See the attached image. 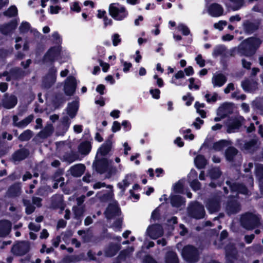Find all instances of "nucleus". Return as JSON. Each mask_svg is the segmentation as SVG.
<instances>
[{"instance_id":"obj_1","label":"nucleus","mask_w":263,"mask_h":263,"mask_svg":"<svg viewBox=\"0 0 263 263\" xmlns=\"http://www.w3.org/2000/svg\"><path fill=\"white\" fill-rule=\"evenodd\" d=\"M240 222L242 227L248 230L252 229L261 225L259 216L252 213H246L242 215Z\"/></svg>"},{"instance_id":"obj_2","label":"nucleus","mask_w":263,"mask_h":263,"mask_svg":"<svg viewBox=\"0 0 263 263\" xmlns=\"http://www.w3.org/2000/svg\"><path fill=\"white\" fill-rule=\"evenodd\" d=\"M110 15L116 21H122L128 15L126 8L119 3H111L108 7Z\"/></svg>"},{"instance_id":"obj_3","label":"nucleus","mask_w":263,"mask_h":263,"mask_svg":"<svg viewBox=\"0 0 263 263\" xmlns=\"http://www.w3.org/2000/svg\"><path fill=\"white\" fill-rule=\"evenodd\" d=\"M182 255L184 259L189 262H195L198 260L197 250L191 246H187L183 249Z\"/></svg>"},{"instance_id":"obj_4","label":"nucleus","mask_w":263,"mask_h":263,"mask_svg":"<svg viewBox=\"0 0 263 263\" xmlns=\"http://www.w3.org/2000/svg\"><path fill=\"white\" fill-rule=\"evenodd\" d=\"M190 216L196 219H200L204 217L205 211L203 206L198 202L192 203L188 209Z\"/></svg>"},{"instance_id":"obj_5","label":"nucleus","mask_w":263,"mask_h":263,"mask_svg":"<svg viewBox=\"0 0 263 263\" xmlns=\"http://www.w3.org/2000/svg\"><path fill=\"white\" fill-rule=\"evenodd\" d=\"M243 118L241 117L237 118H230L226 122L227 131L228 133L236 132L241 125Z\"/></svg>"},{"instance_id":"obj_6","label":"nucleus","mask_w":263,"mask_h":263,"mask_svg":"<svg viewBox=\"0 0 263 263\" xmlns=\"http://www.w3.org/2000/svg\"><path fill=\"white\" fill-rule=\"evenodd\" d=\"M146 233L151 238L156 239L162 236L163 230L161 225L154 224L147 228Z\"/></svg>"},{"instance_id":"obj_7","label":"nucleus","mask_w":263,"mask_h":263,"mask_svg":"<svg viewBox=\"0 0 263 263\" xmlns=\"http://www.w3.org/2000/svg\"><path fill=\"white\" fill-rule=\"evenodd\" d=\"M34 116L30 115L25 119L20 121V118L17 115H14L12 117V124L14 126L20 128L26 127L33 120Z\"/></svg>"},{"instance_id":"obj_8","label":"nucleus","mask_w":263,"mask_h":263,"mask_svg":"<svg viewBox=\"0 0 263 263\" xmlns=\"http://www.w3.org/2000/svg\"><path fill=\"white\" fill-rule=\"evenodd\" d=\"M77 87L76 80L73 77H68L65 82L64 90L67 96H71L75 92Z\"/></svg>"},{"instance_id":"obj_9","label":"nucleus","mask_w":263,"mask_h":263,"mask_svg":"<svg viewBox=\"0 0 263 263\" xmlns=\"http://www.w3.org/2000/svg\"><path fill=\"white\" fill-rule=\"evenodd\" d=\"M30 246L28 242H20L13 246L12 251L17 255H23L28 252Z\"/></svg>"},{"instance_id":"obj_10","label":"nucleus","mask_w":263,"mask_h":263,"mask_svg":"<svg viewBox=\"0 0 263 263\" xmlns=\"http://www.w3.org/2000/svg\"><path fill=\"white\" fill-rule=\"evenodd\" d=\"M57 72V70L54 67L49 70L48 74L43 80V85L45 87L49 88L55 82Z\"/></svg>"},{"instance_id":"obj_11","label":"nucleus","mask_w":263,"mask_h":263,"mask_svg":"<svg viewBox=\"0 0 263 263\" xmlns=\"http://www.w3.org/2000/svg\"><path fill=\"white\" fill-rule=\"evenodd\" d=\"M17 103V99L14 95H8L6 93L2 100V106L6 109L13 108Z\"/></svg>"},{"instance_id":"obj_12","label":"nucleus","mask_w":263,"mask_h":263,"mask_svg":"<svg viewBox=\"0 0 263 263\" xmlns=\"http://www.w3.org/2000/svg\"><path fill=\"white\" fill-rule=\"evenodd\" d=\"M24 74V72L19 68L12 69L10 73L5 72L3 74H0V78L2 77H6V80L10 81L12 80H18L22 78Z\"/></svg>"},{"instance_id":"obj_13","label":"nucleus","mask_w":263,"mask_h":263,"mask_svg":"<svg viewBox=\"0 0 263 263\" xmlns=\"http://www.w3.org/2000/svg\"><path fill=\"white\" fill-rule=\"evenodd\" d=\"M61 48L59 46L50 48L44 56L45 62H53L58 60L60 55Z\"/></svg>"},{"instance_id":"obj_14","label":"nucleus","mask_w":263,"mask_h":263,"mask_svg":"<svg viewBox=\"0 0 263 263\" xmlns=\"http://www.w3.org/2000/svg\"><path fill=\"white\" fill-rule=\"evenodd\" d=\"M221 199L216 197L210 199L206 202V206L211 213L218 211L220 208Z\"/></svg>"},{"instance_id":"obj_15","label":"nucleus","mask_w":263,"mask_h":263,"mask_svg":"<svg viewBox=\"0 0 263 263\" xmlns=\"http://www.w3.org/2000/svg\"><path fill=\"white\" fill-rule=\"evenodd\" d=\"M135 178V175L134 174H128L125 175L122 181L118 183L117 186L121 190L122 193H123L126 189L134 181Z\"/></svg>"},{"instance_id":"obj_16","label":"nucleus","mask_w":263,"mask_h":263,"mask_svg":"<svg viewBox=\"0 0 263 263\" xmlns=\"http://www.w3.org/2000/svg\"><path fill=\"white\" fill-rule=\"evenodd\" d=\"M227 81L226 76L221 73H215L212 78V83L214 87H222Z\"/></svg>"},{"instance_id":"obj_17","label":"nucleus","mask_w":263,"mask_h":263,"mask_svg":"<svg viewBox=\"0 0 263 263\" xmlns=\"http://www.w3.org/2000/svg\"><path fill=\"white\" fill-rule=\"evenodd\" d=\"M239 50L242 54L246 56L252 55L256 51L254 47L250 45L247 39L241 43L239 47Z\"/></svg>"},{"instance_id":"obj_18","label":"nucleus","mask_w":263,"mask_h":263,"mask_svg":"<svg viewBox=\"0 0 263 263\" xmlns=\"http://www.w3.org/2000/svg\"><path fill=\"white\" fill-rule=\"evenodd\" d=\"M120 210L118 206L117 203L114 202L110 204L105 211L106 217L108 219H110L114 216H118L119 215Z\"/></svg>"},{"instance_id":"obj_19","label":"nucleus","mask_w":263,"mask_h":263,"mask_svg":"<svg viewBox=\"0 0 263 263\" xmlns=\"http://www.w3.org/2000/svg\"><path fill=\"white\" fill-rule=\"evenodd\" d=\"M227 185L229 186L232 192H236L243 194H248V190L243 185L236 183H231L230 181H227Z\"/></svg>"},{"instance_id":"obj_20","label":"nucleus","mask_w":263,"mask_h":263,"mask_svg":"<svg viewBox=\"0 0 263 263\" xmlns=\"http://www.w3.org/2000/svg\"><path fill=\"white\" fill-rule=\"evenodd\" d=\"M223 10L222 7L217 4H213L208 8L209 14L213 17H218L221 15Z\"/></svg>"},{"instance_id":"obj_21","label":"nucleus","mask_w":263,"mask_h":263,"mask_svg":"<svg viewBox=\"0 0 263 263\" xmlns=\"http://www.w3.org/2000/svg\"><path fill=\"white\" fill-rule=\"evenodd\" d=\"M85 166L83 164H78L71 166L69 170L70 173L74 177H80L84 172Z\"/></svg>"},{"instance_id":"obj_22","label":"nucleus","mask_w":263,"mask_h":263,"mask_svg":"<svg viewBox=\"0 0 263 263\" xmlns=\"http://www.w3.org/2000/svg\"><path fill=\"white\" fill-rule=\"evenodd\" d=\"M11 224L8 220L0 221V237L8 235L10 231Z\"/></svg>"},{"instance_id":"obj_23","label":"nucleus","mask_w":263,"mask_h":263,"mask_svg":"<svg viewBox=\"0 0 263 263\" xmlns=\"http://www.w3.org/2000/svg\"><path fill=\"white\" fill-rule=\"evenodd\" d=\"M78 101H74L69 103L67 108V114L71 119L73 118L78 110Z\"/></svg>"},{"instance_id":"obj_24","label":"nucleus","mask_w":263,"mask_h":263,"mask_svg":"<svg viewBox=\"0 0 263 263\" xmlns=\"http://www.w3.org/2000/svg\"><path fill=\"white\" fill-rule=\"evenodd\" d=\"M240 210V205L236 201H233L228 203L226 207V210L228 214H235L238 212Z\"/></svg>"},{"instance_id":"obj_25","label":"nucleus","mask_w":263,"mask_h":263,"mask_svg":"<svg viewBox=\"0 0 263 263\" xmlns=\"http://www.w3.org/2000/svg\"><path fill=\"white\" fill-rule=\"evenodd\" d=\"M91 145L90 143L88 141L82 142L78 147V152L83 155H87L90 152Z\"/></svg>"},{"instance_id":"obj_26","label":"nucleus","mask_w":263,"mask_h":263,"mask_svg":"<svg viewBox=\"0 0 263 263\" xmlns=\"http://www.w3.org/2000/svg\"><path fill=\"white\" fill-rule=\"evenodd\" d=\"M111 141L110 140H107L100 147L97 152V156L99 155L101 156H105L107 155L111 149Z\"/></svg>"},{"instance_id":"obj_27","label":"nucleus","mask_w":263,"mask_h":263,"mask_svg":"<svg viewBox=\"0 0 263 263\" xmlns=\"http://www.w3.org/2000/svg\"><path fill=\"white\" fill-rule=\"evenodd\" d=\"M107 165V160L105 158H103L100 160L97 161L96 164V169L97 172L102 174L106 171Z\"/></svg>"},{"instance_id":"obj_28","label":"nucleus","mask_w":263,"mask_h":263,"mask_svg":"<svg viewBox=\"0 0 263 263\" xmlns=\"http://www.w3.org/2000/svg\"><path fill=\"white\" fill-rule=\"evenodd\" d=\"M28 155L29 152L27 149H22L13 154V159L15 161H20L25 159Z\"/></svg>"},{"instance_id":"obj_29","label":"nucleus","mask_w":263,"mask_h":263,"mask_svg":"<svg viewBox=\"0 0 263 263\" xmlns=\"http://www.w3.org/2000/svg\"><path fill=\"white\" fill-rule=\"evenodd\" d=\"M16 27V23L14 21H12L9 24H7L0 26L1 32L4 34H7L12 30L14 29Z\"/></svg>"},{"instance_id":"obj_30","label":"nucleus","mask_w":263,"mask_h":263,"mask_svg":"<svg viewBox=\"0 0 263 263\" xmlns=\"http://www.w3.org/2000/svg\"><path fill=\"white\" fill-rule=\"evenodd\" d=\"M21 193V185L19 183L12 185L8 190L7 194L10 197L19 195Z\"/></svg>"},{"instance_id":"obj_31","label":"nucleus","mask_w":263,"mask_h":263,"mask_svg":"<svg viewBox=\"0 0 263 263\" xmlns=\"http://www.w3.org/2000/svg\"><path fill=\"white\" fill-rule=\"evenodd\" d=\"M171 202L173 206L179 207L184 204L185 201L179 195H173L171 197Z\"/></svg>"},{"instance_id":"obj_32","label":"nucleus","mask_w":263,"mask_h":263,"mask_svg":"<svg viewBox=\"0 0 263 263\" xmlns=\"http://www.w3.org/2000/svg\"><path fill=\"white\" fill-rule=\"evenodd\" d=\"M237 150L233 147H229L226 151V158L228 161H232L237 154Z\"/></svg>"},{"instance_id":"obj_33","label":"nucleus","mask_w":263,"mask_h":263,"mask_svg":"<svg viewBox=\"0 0 263 263\" xmlns=\"http://www.w3.org/2000/svg\"><path fill=\"white\" fill-rule=\"evenodd\" d=\"M53 131V127L51 124H48L43 130L39 133V136L42 138H46L50 136Z\"/></svg>"},{"instance_id":"obj_34","label":"nucleus","mask_w":263,"mask_h":263,"mask_svg":"<svg viewBox=\"0 0 263 263\" xmlns=\"http://www.w3.org/2000/svg\"><path fill=\"white\" fill-rule=\"evenodd\" d=\"M120 249V245H111L105 250V254L107 256H112L116 254L117 251Z\"/></svg>"},{"instance_id":"obj_35","label":"nucleus","mask_w":263,"mask_h":263,"mask_svg":"<svg viewBox=\"0 0 263 263\" xmlns=\"http://www.w3.org/2000/svg\"><path fill=\"white\" fill-rule=\"evenodd\" d=\"M236 250L235 249L232 248V250H229V247L226 249V258L227 263H234L236 259Z\"/></svg>"},{"instance_id":"obj_36","label":"nucleus","mask_w":263,"mask_h":263,"mask_svg":"<svg viewBox=\"0 0 263 263\" xmlns=\"http://www.w3.org/2000/svg\"><path fill=\"white\" fill-rule=\"evenodd\" d=\"M243 29L246 33L250 34L257 29V26L253 23L247 21L243 24Z\"/></svg>"},{"instance_id":"obj_37","label":"nucleus","mask_w":263,"mask_h":263,"mask_svg":"<svg viewBox=\"0 0 263 263\" xmlns=\"http://www.w3.org/2000/svg\"><path fill=\"white\" fill-rule=\"evenodd\" d=\"M195 164L198 168H203L206 164V161L203 156H197L194 160Z\"/></svg>"},{"instance_id":"obj_38","label":"nucleus","mask_w":263,"mask_h":263,"mask_svg":"<svg viewBox=\"0 0 263 263\" xmlns=\"http://www.w3.org/2000/svg\"><path fill=\"white\" fill-rule=\"evenodd\" d=\"M166 263H178V259L177 255L173 252H169L166 256Z\"/></svg>"},{"instance_id":"obj_39","label":"nucleus","mask_w":263,"mask_h":263,"mask_svg":"<svg viewBox=\"0 0 263 263\" xmlns=\"http://www.w3.org/2000/svg\"><path fill=\"white\" fill-rule=\"evenodd\" d=\"M32 136V132L27 129L22 133L18 137V139L21 141H28Z\"/></svg>"},{"instance_id":"obj_40","label":"nucleus","mask_w":263,"mask_h":263,"mask_svg":"<svg viewBox=\"0 0 263 263\" xmlns=\"http://www.w3.org/2000/svg\"><path fill=\"white\" fill-rule=\"evenodd\" d=\"M17 14V9L15 6H11L10 8L6 11L4 12V15L9 17H13Z\"/></svg>"},{"instance_id":"obj_41","label":"nucleus","mask_w":263,"mask_h":263,"mask_svg":"<svg viewBox=\"0 0 263 263\" xmlns=\"http://www.w3.org/2000/svg\"><path fill=\"white\" fill-rule=\"evenodd\" d=\"M204 104L203 103H200L198 102H196L195 104V107L197 110V112L201 116L202 118L206 117V112L203 109L201 108H203Z\"/></svg>"},{"instance_id":"obj_42","label":"nucleus","mask_w":263,"mask_h":263,"mask_svg":"<svg viewBox=\"0 0 263 263\" xmlns=\"http://www.w3.org/2000/svg\"><path fill=\"white\" fill-rule=\"evenodd\" d=\"M249 43L253 47H254V49L256 50L257 48L260 46L261 43V40L257 37H252L247 39Z\"/></svg>"},{"instance_id":"obj_43","label":"nucleus","mask_w":263,"mask_h":263,"mask_svg":"<svg viewBox=\"0 0 263 263\" xmlns=\"http://www.w3.org/2000/svg\"><path fill=\"white\" fill-rule=\"evenodd\" d=\"M73 211L77 218H79L83 216L85 212L84 206H75L73 207Z\"/></svg>"},{"instance_id":"obj_44","label":"nucleus","mask_w":263,"mask_h":263,"mask_svg":"<svg viewBox=\"0 0 263 263\" xmlns=\"http://www.w3.org/2000/svg\"><path fill=\"white\" fill-rule=\"evenodd\" d=\"M230 5L233 10H237L241 8L243 5V0H229Z\"/></svg>"},{"instance_id":"obj_45","label":"nucleus","mask_w":263,"mask_h":263,"mask_svg":"<svg viewBox=\"0 0 263 263\" xmlns=\"http://www.w3.org/2000/svg\"><path fill=\"white\" fill-rule=\"evenodd\" d=\"M225 50V47L223 45H217L213 50L212 55L213 57H217L221 55Z\"/></svg>"},{"instance_id":"obj_46","label":"nucleus","mask_w":263,"mask_h":263,"mask_svg":"<svg viewBox=\"0 0 263 263\" xmlns=\"http://www.w3.org/2000/svg\"><path fill=\"white\" fill-rule=\"evenodd\" d=\"M71 123V121L69 119V116L67 115L64 116L61 120V125L63 126L64 130H67L69 128Z\"/></svg>"},{"instance_id":"obj_47","label":"nucleus","mask_w":263,"mask_h":263,"mask_svg":"<svg viewBox=\"0 0 263 263\" xmlns=\"http://www.w3.org/2000/svg\"><path fill=\"white\" fill-rule=\"evenodd\" d=\"M228 142L224 140H221L214 143L213 148L216 151H220L224 148L227 145Z\"/></svg>"},{"instance_id":"obj_48","label":"nucleus","mask_w":263,"mask_h":263,"mask_svg":"<svg viewBox=\"0 0 263 263\" xmlns=\"http://www.w3.org/2000/svg\"><path fill=\"white\" fill-rule=\"evenodd\" d=\"M209 175L211 179H217L221 175V172L218 168H214L209 172Z\"/></svg>"},{"instance_id":"obj_49","label":"nucleus","mask_w":263,"mask_h":263,"mask_svg":"<svg viewBox=\"0 0 263 263\" xmlns=\"http://www.w3.org/2000/svg\"><path fill=\"white\" fill-rule=\"evenodd\" d=\"M19 29L21 33H26L31 29L30 25L27 22H23L19 27Z\"/></svg>"},{"instance_id":"obj_50","label":"nucleus","mask_w":263,"mask_h":263,"mask_svg":"<svg viewBox=\"0 0 263 263\" xmlns=\"http://www.w3.org/2000/svg\"><path fill=\"white\" fill-rule=\"evenodd\" d=\"M24 203L26 206V212L27 214H30L34 211V207L30 203V201L24 200Z\"/></svg>"},{"instance_id":"obj_51","label":"nucleus","mask_w":263,"mask_h":263,"mask_svg":"<svg viewBox=\"0 0 263 263\" xmlns=\"http://www.w3.org/2000/svg\"><path fill=\"white\" fill-rule=\"evenodd\" d=\"M177 29L181 31L184 35H187L190 34V31L189 28L184 24H179Z\"/></svg>"},{"instance_id":"obj_52","label":"nucleus","mask_w":263,"mask_h":263,"mask_svg":"<svg viewBox=\"0 0 263 263\" xmlns=\"http://www.w3.org/2000/svg\"><path fill=\"white\" fill-rule=\"evenodd\" d=\"M65 160L70 163H72L74 161L79 160V155L76 153H71L66 156Z\"/></svg>"},{"instance_id":"obj_53","label":"nucleus","mask_w":263,"mask_h":263,"mask_svg":"<svg viewBox=\"0 0 263 263\" xmlns=\"http://www.w3.org/2000/svg\"><path fill=\"white\" fill-rule=\"evenodd\" d=\"M182 133L183 135L184 138L185 139H189L190 140H192L194 138V135L192 134H191V129H190L182 130Z\"/></svg>"},{"instance_id":"obj_54","label":"nucleus","mask_w":263,"mask_h":263,"mask_svg":"<svg viewBox=\"0 0 263 263\" xmlns=\"http://www.w3.org/2000/svg\"><path fill=\"white\" fill-rule=\"evenodd\" d=\"M70 8L71 11L77 13L80 12L81 10V7L79 6V4L77 2L71 3L70 4Z\"/></svg>"},{"instance_id":"obj_55","label":"nucleus","mask_w":263,"mask_h":263,"mask_svg":"<svg viewBox=\"0 0 263 263\" xmlns=\"http://www.w3.org/2000/svg\"><path fill=\"white\" fill-rule=\"evenodd\" d=\"M256 175L259 179L263 178V165L258 164L256 166Z\"/></svg>"},{"instance_id":"obj_56","label":"nucleus","mask_w":263,"mask_h":263,"mask_svg":"<svg viewBox=\"0 0 263 263\" xmlns=\"http://www.w3.org/2000/svg\"><path fill=\"white\" fill-rule=\"evenodd\" d=\"M190 186L193 190L197 191L200 189L201 185L197 179H194L190 181Z\"/></svg>"},{"instance_id":"obj_57","label":"nucleus","mask_w":263,"mask_h":263,"mask_svg":"<svg viewBox=\"0 0 263 263\" xmlns=\"http://www.w3.org/2000/svg\"><path fill=\"white\" fill-rule=\"evenodd\" d=\"M182 99L183 101H186L185 104L187 106H190L193 101L194 98L191 96V93H188L182 97Z\"/></svg>"},{"instance_id":"obj_58","label":"nucleus","mask_w":263,"mask_h":263,"mask_svg":"<svg viewBox=\"0 0 263 263\" xmlns=\"http://www.w3.org/2000/svg\"><path fill=\"white\" fill-rule=\"evenodd\" d=\"M218 97V94L216 93H213L212 96L209 94H206L205 96V98L208 102H215L217 100Z\"/></svg>"},{"instance_id":"obj_59","label":"nucleus","mask_w":263,"mask_h":263,"mask_svg":"<svg viewBox=\"0 0 263 263\" xmlns=\"http://www.w3.org/2000/svg\"><path fill=\"white\" fill-rule=\"evenodd\" d=\"M30 230L37 232L41 228L40 224L35 222H30L28 226Z\"/></svg>"},{"instance_id":"obj_60","label":"nucleus","mask_w":263,"mask_h":263,"mask_svg":"<svg viewBox=\"0 0 263 263\" xmlns=\"http://www.w3.org/2000/svg\"><path fill=\"white\" fill-rule=\"evenodd\" d=\"M227 24V22L225 21H220L218 23L214 24L215 28L218 29L219 30H222L223 27L226 26Z\"/></svg>"},{"instance_id":"obj_61","label":"nucleus","mask_w":263,"mask_h":263,"mask_svg":"<svg viewBox=\"0 0 263 263\" xmlns=\"http://www.w3.org/2000/svg\"><path fill=\"white\" fill-rule=\"evenodd\" d=\"M183 183L181 181H178L174 186V190L176 193H181L183 190Z\"/></svg>"},{"instance_id":"obj_62","label":"nucleus","mask_w":263,"mask_h":263,"mask_svg":"<svg viewBox=\"0 0 263 263\" xmlns=\"http://www.w3.org/2000/svg\"><path fill=\"white\" fill-rule=\"evenodd\" d=\"M195 61L198 65L201 67L205 66V60L203 59L201 54H198L195 58Z\"/></svg>"},{"instance_id":"obj_63","label":"nucleus","mask_w":263,"mask_h":263,"mask_svg":"<svg viewBox=\"0 0 263 263\" xmlns=\"http://www.w3.org/2000/svg\"><path fill=\"white\" fill-rule=\"evenodd\" d=\"M149 92L153 98L158 99L160 98V91L159 89L157 88L151 89Z\"/></svg>"},{"instance_id":"obj_64","label":"nucleus","mask_w":263,"mask_h":263,"mask_svg":"<svg viewBox=\"0 0 263 263\" xmlns=\"http://www.w3.org/2000/svg\"><path fill=\"white\" fill-rule=\"evenodd\" d=\"M112 44L117 46L121 41L119 34L116 33L112 36Z\"/></svg>"}]
</instances>
